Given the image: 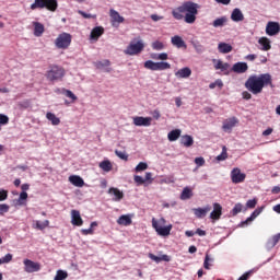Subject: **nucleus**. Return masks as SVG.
I'll use <instances>...</instances> for the list:
<instances>
[{
	"label": "nucleus",
	"instance_id": "nucleus-1",
	"mask_svg": "<svg viewBox=\"0 0 280 280\" xmlns=\"http://www.w3.org/2000/svg\"><path fill=\"white\" fill-rule=\"evenodd\" d=\"M268 85L272 86V75L270 73L250 75L245 82V89L253 95H259L264 91V86Z\"/></svg>",
	"mask_w": 280,
	"mask_h": 280
},
{
	"label": "nucleus",
	"instance_id": "nucleus-2",
	"mask_svg": "<svg viewBox=\"0 0 280 280\" xmlns=\"http://www.w3.org/2000/svg\"><path fill=\"white\" fill-rule=\"evenodd\" d=\"M198 10H200V4L186 1L180 5L179 12H184L185 23H188V25H194V23H196V16H198Z\"/></svg>",
	"mask_w": 280,
	"mask_h": 280
},
{
	"label": "nucleus",
	"instance_id": "nucleus-3",
	"mask_svg": "<svg viewBox=\"0 0 280 280\" xmlns=\"http://www.w3.org/2000/svg\"><path fill=\"white\" fill-rule=\"evenodd\" d=\"M151 222L152 228L158 233V235H161V237H167V235L172 233V224L165 225L167 222L165 218H160L159 220L153 218Z\"/></svg>",
	"mask_w": 280,
	"mask_h": 280
},
{
	"label": "nucleus",
	"instance_id": "nucleus-4",
	"mask_svg": "<svg viewBox=\"0 0 280 280\" xmlns=\"http://www.w3.org/2000/svg\"><path fill=\"white\" fill-rule=\"evenodd\" d=\"M143 49H145V43L143 42V39H133L124 50V54H126V56H139V54L143 51Z\"/></svg>",
	"mask_w": 280,
	"mask_h": 280
},
{
	"label": "nucleus",
	"instance_id": "nucleus-5",
	"mask_svg": "<svg viewBox=\"0 0 280 280\" xmlns=\"http://www.w3.org/2000/svg\"><path fill=\"white\" fill-rule=\"evenodd\" d=\"M46 8L49 12H56L58 10V0H35L33 4H31V10Z\"/></svg>",
	"mask_w": 280,
	"mask_h": 280
},
{
	"label": "nucleus",
	"instance_id": "nucleus-6",
	"mask_svg": "<svg viewBox=\"0 0 280 280\" xmlns=\"http://www.w3.org/2000/svg\"><path fill=\"white\" fill-rule=\"evenodd\" d=\"M144 68L150 71H166V69H172V65L167 61L154 62L152 60H147L144 62Z\"/></svg>",
	"mask_w": 280,
	"mask_h": 280
},
{
	"label": "nucleus",
	"instance_id": "nucleus-7",
	"mask_svg": "<svg viewBox=\"0 0 280 280\" xmlns=\"http://www.w3.org/2000/svg\"><path fill=\"white\" fill-rule=\"evenodd\" d=\"M55 45L57 49H68L71 45V34L69 33H61L55 40Z\"/></svg>",
	"mask_w": 280,
	"mask_h": 280
},
{
	"label": "nucleus",
	"instance_id": "nucleus-8",
	"mask_svg": "<svg viewBox=\"0 0 280 280\" xmlns=\"http://www.w3.org/2000/svg\"><path fill=\"white\" fill-rule=\"evenodd\" d=\"M47 78L50 82L62 80V78H65V70L61 67L52 66L47 72Z\"/></svg>",
	"mask_w": 280,
	"mask_h": 280
},
{
	"label": "nucleus",
	"instance_id": "nucleus-9",
	"mask_svg": "<svg viewBox=\"0 0 280 280\" xmlns=\"http://www.w3.org/2000/svg\"><path fill=\"white\" fill-rule=\"evenodd\" d=\"M24 272L32 275L34 272H40V264L36 262L30 258L23 260Z\"/></svg>",
	"mask_w": 280,
	"mask_h": 280
},
{
	"label": "nucleus",
	"instance_id": "nucleus-10",
	"mask_svg": "<svg viewBox=\"0 0 280 280\" xmlns=\"http://www.w3.org/2000/svg\"><path fill=\"white\" fill-rule=\"evenodd\" d=\"M237 124H240V119H237L235 116L225 119L222 125L223 132L231 135L233 132V128H235Z\"/></svg>",
	"mask_w": 280,
	"mask_h": 280
},
{
	"label": "nucleus",
	"instance_id": "nucleus-11",
	"mask_svg": "<svg viewBox=\"0 0 280 280\" xmlns=\"http://www.w3.org/2000/svg\"><path fill=\"white\" fill-rule=\"evenodd\" d=\"M230 176L234 185H240V183H244L246 180V175L242 173V170L238 167L233 168Z\"/></svg>",
	"mask_w": 280,
	"mask_h": 280
},
{
	"label": "nucleus",
	"instance_id": "nucleus-12",
	"mask_svg": "<svg viewBox=\"0 0 280 280\" xmlns=\"http://www.w3.org/2000/svg\"><path fill=\"white\" fill-rule=\"evenodd\" d=\"M109 16L113 27H119V25L126 21V19H124V16H121V14H119L115 9L109 10Z\"/></svg>",
	"mask_w": 280,
	"mask_h": 280
},
{
	"label": "nucleus",
	"instance_id": "nucleus-13",
	"mask_svg": "<svg viewBox=\"0 0 280 280\" xmlns=\"http://www.w3.org/2000/svg\"><path fill=\"white\" fill-rule=\"evenodd\" d=\"M133 126H144L145 128L152 126V117L136 116L132 118Z\"/></svg>",
	"mask_w": 280,
	"mask_h": 280
},
{
	"label": "nucleus",
	"instance_id": "nucleus-14",
	"mask_svg": "<svg viewBox=\"0 0 280 280\" xmlns=\"http://www.w3.org/2000/svg\"><path fill=\"white\" fill-rule=\"evenodd\" d=\"M280 32L279 22H268L266 25V34L267 36H277Z\"/></svg>",
	"mask_w": 280,
	"mask_h": 280
},
{
	"label": "nucleus",
	"instance_id": "nucleus-15",
	"mask_svg": "<svg viewBox=\"0 0 280 280\" xmlns=\"http://www.w3.org/2000/svg\"><path fill=\"white\" fill-rule=\"evenodd\" d=\"M107 194H109V196H114L112 198L114 202H121V200H124V191L119 190V188L110 187Z\"/></svg>",
	"mask_w": 280,
	"mask_h": 280
},
{
	"label": "nucleus",
	"instance_id": "nucleus-16",
	"mask_svg": "<svg viewBox=\"0 0 280 280\" xmlns=\"http://www.w3.org/2000/svg\"><path fill=\"white\" fill-rule=\"evenodd\" d=\"M258 49H260V51H270L272 49V44L268 37H260L258 39Z\"/></svg>",
	"mask_w": 280,
	"mask_h": 280
},
{
	"label": "nucleus",
	"instance_id": "nucleus-17",
	"mask_svg": "<svg viewBox=\"0 0 280 280\" xmlns=\"http://www.w3.org/2000/svg\"><path fill=\"white\" fill-rule=\"evenodd\" d=\"M71 224L73 226H82L84 224V220H82L80 211L71 210Z\"/></svg>",
	"mask_w": 280,
	"mask_h": 280
},
{
	"label": "nucleus",
	"instance_id": "nucleus-18",
	"mask_svg": "<svg viewBox=\"0 0 280 280\" xmlns=\"http://www.w3.org/2000/svg\"><path fill=\"white\" fill-rule=\"evenodd\" d=\"M192 211L196 218H198L199 220H202V218H206L207 213L211 211V206H206L203 208H194Z\"/></svg>",
	"mask_w": 280,
	"mask_h": 280
},
{
	"label": "nucleus",
	"instance_id": "nucleus-19",
	"mask_svg": "<svg viewBox=\"0 0 280 280\" xmlns=\"http://www.w3.org/2000/svg\"><path fill=\"white\" fill-rule=\"evenodd\" d=\"M55 93H57L58 95H65L66 97H69V100H71V102H77L78 96L71 92V90H67V89H56Z\"/></svg>",
	"mask_w": 280,
	"mask_h": 280
},
{
	"label": "nucleus",
	"instance_id": "nucleus-20",
	"mask_svg": "<svg viewBox=\"0 0 280 280\" xmlns=\"http://www.w3.org/2000/svg\"><path fill=\"white\" fill-rule=\"evenodd\" d=\"M231 21L234 23H242L244 21V13L240 8H235L231 13Z\"/></svg>",
	"mask_w": 280,
	"mask_h": 280
},
{
	"label": "nucleus",
	"instance_id": "nucleus-21",
	"mask_svg": "<svg viewBox=\"0 0 280 280\" xmlns=\"http://www.w3.org/2000/svg\"><path fill=\"white\" fill-rule=\"evenodd\" d=\"M222 218V206L213 203V211L210 213V220H220Z\"/></svg>",
	"mask_w": 280,
	"mask_h": 280
},
{
	"label": "nucleus",
	"instance_id": "nucleus-22",
	"mask_svg": "<svg viewBox=\"0 0 280 280\" xmlns=\"http://www.w3.org/2000/svg\"><path fill=\"white\" fill-rule=\"evenodd\" d=\"M232 71H234V73H246V71H248V63L242 61L236 62L233 65Z\"/></svg>",
	"mask_w": 280,
	"mask_h": 280
},
{
	"label": "nucleus",
	"instance_id": "nucleus-23",
	"mask_svg": "<svg viewBox=\"0 0 280 280\" xmlns=\"http://www.w3.org/2000/svg\"><path fill=\"white\" fill-rule=\"evenodd\" d=\"M117 224L120 226H130L132 224V215L130 214H122L117 219Z\"/></svg>",
	"mask_w": 280,
	"mask_h": 280
},
{
	"label": "nucleus",
	"instance_id": "nucleus-24",
	"mask_svg": "<svg viewBox=\"0 0 280 280\" xmlns=\"http://www.w3.org/2000/svg\"><path fill=\"white\" fill-rule=\"evenodd\" d=\"M171 43L174 47H177V49L187 48V44H185V40H183V37L175 35L171 38Z\"/></svg>",
	"mask_w": 280,
	"mask_h": 280
},
{
	"label": "nucleus",
	"instance_id": "nucleus-25",
	"mask_svg": "<svg viewBox=\"0 0 280 280\" xmlns=\"http://www.w3.org/2000/svg\"><path fill=\"white\" fill-rule=\"evenodd\" d=\"M212 62L217 71H229V67H231L228 62H223L220 59H212Z\"/></svg>",
	"mask_w": 280,
	"mask_h": 280
},
{
	"label": "nucleus",
	"instance_id": "nucleus-26",
	"mask_svg": "<svg viewBox=\"0 0 280 280\" xmlns=\"http://www.w3.org/2000/svg\"><path fill=\"white\" fill-rule=\"evenodd\" d=\"M218 51L220 54H231L233 51V46H231V44L221 42L218 45Z\"/></svg>",
	"mask_w": 280,
	"mask_h": 280
},
{
	"label": "nucleus",
	"instance_id": "nucleus-27",
	"mask_svg": "<svg viewBox=\"0 0 280 280\" xmlns=\"http://www.w3.org/2000/svg\"><path fill=\"white\" fill-rule=\"evenodd\" d=\"M104 34V28L102 26H96L92 30L90 34L91 40H98L100 36Z\"/></svg>",
	"mask_w": 280,
	"mask_h": 280
},
{
	"label": "nucleus",
	"instance_id": "nucleus-28",
	"mask_svg": "<svg viewBox=\"0 0 280 280\" xmlns=\"http://www.w3.org/2000/svg\"><path fill=\"white\" fill-rule=\"evenodd\" d=\"M69 183H71V185L74 187H84V179H82V177L79 175H71L69 177Z\"/></svg>",
	"mask_w": 280,
	"mask_h": 280
},
{
	"label": "nucleus",
	"instance_id": "nucleus-29",
	"mask_svg": "<svg viewBox=\"0 0 280 280\" xmlns=\"http://www.w3.org/2000/svg\"><path fill=\"white\" fill-rule=\"evenodd\" d=\"M177 78L187 79L191 75V68L185 67L175 72Z\"/></svg>",
	"mask_w": 280,
	"mask_h": 280
},
{
	"label": "nucleus",
	"instance_id": "nucleus-30",
	"mask_svg": "<svg viewBox=\"0 0 280 280\" xmlns=\"http://www.w3.org/2000/svg\"><path fill=\"white\" fill-rule=\"evenodd\" d=\"M49 226V220H45L44 222L35 220L33 221V229H37L38 231H44Z\"/></svg>",
	"mask_w": 280,
	"mask_h": 280
},
{
	"label": "nucleus",
	"instance_id": "nucleus-31",
	"mask_svg": "<svg viewBox=\"0 0 280 280\" xmlns=\"http://www.w3.org/2000/svg\"><path fill=\"white\" fill-rule=\"evenodd\" d=\"M94 66L96 67V69H104V71H106L107 73L110 71L109 68H106V67H110V61L107 59L103 61H96L94 62Z\"/></svg>",
	"mask_w": 280,
	"mask_h": 280
},
{
	"label": "nucleus",
	"instance_id": "nucleus-32",
	"mask_svg": "<svg viewBox=\"0 0 280 280\" xmlns=\"http://www.w3.org/2000/svg\"><path fill=\"white\" fill-rule=\"evenodd\" d=\"M182 132L183 131L180 129H174V130L170 131L168 135H167L168 141H178V139L180 138Z\"/></svg>",
	"mask_w": 280,
	"mask_h": 280
},
{
	"label": "nucleus",
	"instance_id": "nucleus-33",
	"mask_svg": "<svg viewBox=\"0 0 280 280\" xmlns=\"http://www.w3.org/2000/svg\"><path fill=\"white\" fill-rule=\"evenodd\" d=\"M182 145H185V148H191L194 145V137L189 135H185L180 139Z\"/></svg>",
	"mask_w": 280,
	"mask_h": 280
},
{
	"label": "nucleus",
	"instance_id": "nucleus-34",
	"mask_svg": "<svg viewBox=\"0 0 280 280\" xmlns=\"http://www.w3.org/2000/svg\"><path fill=\"white\" fill-rule=\"evenodd\" d=\"M46 119H48L49 122L52 124V126H60V118L56 116V114L48 112L46 114Z\"/></svg>",
	"mask_w": 280,
	"mask_h": 280
},
{
	"label": "nucleus",
	"instance_id": "nucleus-35",
	"mask_svg": "<svg viewBox=\"0 0 280 280\" xmlns=\"http://www.w3.org/2000/svg\"><path fill=\"white\" fill-rule=\"evenodd\" d=\"M98 167L103 170V172H110L113 170V163L110 160H104L98 164Z\"/></svg>",
	"mask_w": 280,
	"mask_h": 280
},
{
	"label": "nucleus",
	"instance_id": "nucleus-36",
	"mask_svg": "<svg viewBox=\"0 0 280 280\" xmlns=\"http://www.w3.org/2000/svg\"><path fill=\"white\" fill-rule=\"evenodd\" d=\"M228 22H229V19L226 16H221L219 19H215L212 25L213 27H224Z\"/></svg>",
	"mask_w": 280,
	"mask_h": 280
},
{
	"label": "nucleus",
	"instance_id": "nucleus-37",
	"mask_svg": "<svg viewBox=\"0 0 280 280\" xmlns=\"http://www.w3.org/2000/svg\"><path fill=\"white\" fill-rule=\"evenodd\" d=\"M194 196V191L189 187H185L180 194V200H189Z\"/></svg>",
	"mask_w": 280,
	"mask_h": 280
},
{
	"label": "nucleus",
	"instance_id": "nucleus-38",
	"mask_svg": "<svg viewBox=\"0 0 280 280\" xmlns=\"http://www.w3.org/2000/svg\"><path fill=\"white\" fill-rule=\"evenodd\" d=\"M44 32H45V26L39 22H34V35L43 36Z\"/></svg>",
	"mask_w": 280,
	"mask_h": 280
},
{
	"label": "nucleus",
	"instance_id": "nucleus-39",
	"mask_svg": "<svg viewBox=\"0 0 280 280\" xmlns=\"http://www.w3.org/2000/svg\"><path fill=\"white\" fill-rule=\"evenodd\" d=\"M191 45H192L196 54H205L206 49L202 46V44H200V42H198V40L191 42Z\"/></svg>",
	"mask_w": 280,
	"mask_h": 280
},
{
	"label": "nucleus",
	"instance_id": "nucleus-40",
	"mask_svg": "<svg viewBox=\"0 0 280 280\" xmlns=\"http://www.w3.org/2000/svg\"><path fill=\"white\" fill-rule=\"evenodd\" d=\"M151 47L154 51H163L165 49V44L162 42L155 40L151 44Z\"/></svg>",
	"mask_w": 280,
	"mask_h": 280
},
{
	"label": "nucleus",
	"instance_id": "nucleus-41",
	"mask_svg": "<svg viewBox=\"0 0 280 280\" xmlns=\"http://www.w3.org/2000/svg\"><path fill=\"white\" fill-rule=\"evenodd\" d=\"M172 14L174 19H176V21H183V19H185V16L183 15L185 14V12L180 11V5L176 10H174Z\"/></svg>",
	"mask_w": 280,
	"mask_h": 280
},
{
	"label": "nucleus",
	"instance_id": "nucleus-42",
	"mask_svg": "<svg viewBox=\"0 0 280 280\" xmlns=\"http://www.w3.org/2000/svg\"><path fill=\"white\" fill-rule=\"evenodd\" d=\"M67 277H69V273H67V271H65L62 269H59V270H57L54 280H65V279H67Z\"/></svg>",
	"mask_w": 280,
	"mask_h": 280
},
{
	"label": "nucleus",
	"instance_id": "nucleus-43",
	"mask_svg": "<svg viewBox=\"0 0 280 280\" xmlns=\"http://www.w3.org/2000/svg\"><path fill=\"white\" fill-rule=\"evenodd\" d=\"M145 170H148V163L145 162H140L136 168L135 172L139 173V172H145Z\"/></svg>",
	"mask_w": 280,
	"mask_h": 280
},
{
	"label": "nucleus",
	"instance_id": "nucleus-44",
	"mask_svg": "<svg viewBox=\"0 0 280 280\" xmlns=\"http://www.w3.org/2000/svg\"><path fill=\"white\" fill-rule=\"evenodd\" d=\"M242 209H244V206L241 202L236 203L232 209V215H237V213H242Z\"/></svg>",
	"mask_w": 280,
	"mask_h": 280
},
{
	"label": "nucleus",
	"instance_id": "nucleus-45",
	"mask_svg": "<svg viewBox=\"0 0 280 280\" xmlns=\"http://www.w3.org/2000/svg\"><path fill=\"white\" fill-rule=\"evenodd\" d=\"M78 13L83 16V19H97L96 14L86 13L82 10H79Z\"/></svg>",
	"mask_w": 280,
	"mask_h": 280
},
{
	"label": "nucleus",
	"instance_id": "nucleus-46",
	"mask_svg": "<svg viewBox=\"0 0 280 280\" xmlns=\"http://www.w3.org/2000/svg\"><path fill=\"white\" fill-rule=\"evenodd\" d=\"M257 218H258V217L256 215V213L253 212L249 218H247L245 221H243V222L241 223V226H245V224H249V222H253V221H254L255 219H257Z\"/></svg>",
	"mask_w": 280,
	"mask_h": 280
},
{
	"label": "nucleus",
	"instance_id": "nucleus-47",
	"mask_svg": "<svg viewBox=\"0 0 280 280\" xmlns=\"http://www.w3.org/2000/svg\"><path fill=\"white\" fill-rule=\"evenodd\" d=\"M9 122L10 118L4 114H0V126H7Z\"/></svg>",
	"mask_w": 280,
	"mask_h": 280
},
{
	"label": "nucleus",
	"instance_id": "nucleus-48",
	"mask_svg": "<svg viewBox=\"0 0 280 280\" xmlns=\"http://www.w3.org/2000/svg\"><path fill=\"white\" fill-rule=\"evenodd\" d=\"M228 154H226V147H223V151L221 154L217 156V161H226Z\"/></svg>",
	"mask_w": 280,
	"mask_h": 280
},
{
	"label": "nucleus",
	"instance_id": "nucleus-49",
	"mask_svg": "<svg viewBox=\"0 0 280 280\" xmlns=\"http://www.w3.org/2000/svg\"><path fill=\"white\" fill-rule=\"evenodd\" d=\"M116 156H118V159H121L122 161H128V155L126 154V152L124 151H115Z\"/></svg>",
	"mask_w": 280,
	"mask_h": 280
},
{
	"label": "nucleus",
	"instance_id": "nucleus-50",
	"mask_svg": "<svg viewBox=\"0 0 280 280\" xmlns=\"http://www.w3.org/2000/svg\"><path fill=\"white\" fill-rule=\"evenodd\" d=\"M10 261H12V254H7L0 258V264H10Z\"/></svg>",
	"mask_w": 280,
	"mask_h": 280
},
{
	"label": "nucleus",
	"instance_id": "nucleus-51",
	"mask_svg": "<svg viewBox=\"0 0 280 280\" xmlns=\"http://www.w3.org/2000/svg\"><path fill=\"white\" fill-rule=\"evenodd\" d=\"M10 211V206L7 203H0V215H3V213H8Z\"/></svg>",
	"mask_w": 280,
	"mask_h": 280
},
{
	"label": "nucleus",
	"instance_id": "nucleus-52",
	"mask_svg": "<svg viewBox=\"0 0 280 280\" xmlns=\"http://www.w3.org/2000/svg\"><path fill=\"white\" fill-rule=\"evenodd\" d=\"M247 209H255L257 207V200L256 199H249L246 202Z\"/></svg>",
	"mask_w": 280,
	"mask_h": 280
},
{
	"label": "nucleus",
	"instance_id": "nucleus-53",
	"mask_svg": "<svg viewBox=\"0 0 280 280\" xmlns=\"http://www.w3.org/2000/svg\"><path fill=\"white\" fill-rule=\"evenodd\" d=\"M4 200H8V190L0 189V202H3Z\"/></svg>",
	"mask_w": 280,
	"mask_h": 280
},
{
	"label": "nucleus",
	"instance_id": "nucleus-54",
	"mask_svg": "<svg viewBox=\"0 0 280 280\" xmlns=\"http://www.w3.org/2000/svg\"><path fill=\"white\" fill-rule=\"evenodd\" d=\"M133 180L135 183H137V185H143V183H145V179L142 178L140 175H135Z\"/></svg>",
	"mask_w": 280,
	"mask_h": 280
},
{
	"label": "nucleus",
	"instance_id": "nucleus-55",
	"mask_svg": "<svg viewBox=\"0 0 280 280\" xmlns=\"http://www.w3.org/2000/svg\"><path fill=\"white\" fill-rule=\"evenodd\" d=\"M149 259H152V261H155V264H161V256L149 254Z\"/></svg>",
	"mask_w": 280,
	"mask_h": 280
},
{
	"label": "nucleus",
	"instance_id": "nucleus-56",
	"mask_svg": "<svg viewBox=\"0 0 280 280\" xmlns=\"http://www.w3.org/2000/svg\"><path fill=\"white\" fill-rule=\"evenodd\" d=\"M276 246H277L276 243L271 238L266 244L267 250H272V248Z\"/></svg>",
	"mask_w": 280,
	"mask_h": 280
},
{
	"label": "nucleus",
	"instance_id": "nucleus-57",
	"mask_svg": "<svg viewBox=\"0 0 280 280\" xmlns=\"http://www.w3.org/2000/svg\"><path fill=\"white\" fill-rule=\"evenodd\" d=\"M209 261H211V258H209V255L207 254L203 261V268H206V270H209L211 268Z\"/></svg>",
	"mask_w": 280,
	"mask_h": 280
},
{
	"label": "nucleus",
	"instance_id": "nucleus-58",
	"mask_svg": "<svg viewBox=\"0 0 280 280\" xmlns=\"http://www.w3.org/2000/svg\"><path fill=\"white\" fill-rule=\"evenodd\" d=\"M195 163L198 167H202V165H205V158H196Z\"/></svg>",
	"mask_w": 280,
	"mask_h": 280
},
{
	"label": "nucleus",
	"instance_id": "nucleus-59",
	"mask_svg": "<svg viewBox=\"0 0 280 280\" xmlns=\"http://www.w3.org/2000/svg\"><path fill=\"white\" fill-rule=\"evenodd\" d=\"M151 19L156 23L159 21H163V15L151 14Z\"/></svg>",
	"mask_w": 280,
	"mask_h": 280
},
{
	"label": "nucleus",
	"instance_id": "nucleus-60",
	"mask_svg": "<svg viewBox=\"0 0 280 280\" xmlns=\"http://www.w3.org/2000/svg\"><path fill=\"white\" fill-rule=\"evenodd\" d=\"M256 59H257V55L255 54L245 56V60H248L249 62H254V60Z\"/></svg>",
	"mask_w": 280,
	"mask_h": 280
},
{
	"label": "nucleus",
	"instance_id": "nucleus-61",
	"mask_svg": "<svg viewBox=\"0 0 280 280\" xmlns=\"http://www.w3.org/2000/svg\"><path fill=\"white\" fill-rule=\"evenodd\" d=\"M26 198H27V192H26V191H22V192L20 194V197H19V202H20V205H22L21 201L25 200Z\"/></svg>",
	"mask_w": 280,
	"mask_h": 280
},
{
	"label": "nucleus",
	"instance_id": "nucleus-62",
	"mask_svg": "<svg viewBox=\"0 0 280 280\" xmlns=\"http://www.w3.org/2000/svg\"><path fill=\"white\" fill-rule=\"evenodd\" d=\"M279 241H280V233H278L271 237V242H273V244H276V245L279 244Z\"/></svg>",
	"mask_w": 280,
	"mask_h": 280
},
{
	"label": "nucleus",
	"instance_id": "nucleus-63",
	"mask_svg": "<svg viewBox=\"0 0 280 280\" xmlns=\"http://www.w3.org/2000/svg\"><path fill=\"white\" fill-rule=\"evenodd\" d=\"M170 57L167 52H161L159 54V60H167Z\"/></svg>",
	"mask_w": 280,
	"mask_h": 280
},
{
	"label": "nucleus",
	"instance_id": "nucleus-64",
	"mask_svg": "<svg viewBox=\"0 0 280 280\" xmlns=\"http://www.w3.org/2000/svg\"><path fill=\"white\" fill-rule=\"evenodd\" d=\"M242 95H243V100H250L253 97V95L249 92H246V91L243 92Z\"/></svg>",
	"mask_w": 280,
	"mask_h": 280
}]
</instances>
